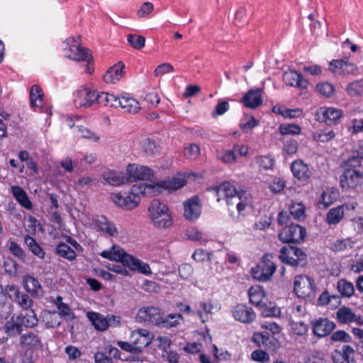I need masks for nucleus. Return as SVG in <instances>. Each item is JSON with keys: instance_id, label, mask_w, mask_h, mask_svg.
I'll return each instance as SVG.
<instances>
[{"instance_id": "nucleus-1", "label": "nucleus", "mask_w": 363, "mask_h": 363, "mask_svg": "<svg viewBox=\"0 0 363 363\" xmlns=\"http://www.w3.org/2000/svg\"><path fill=\"white\" fill-rule=\"evenodd\" d=\"M159 191L158 186H147V183H141L133 185L127 196L121 192L113 193L111 196L113 202L118 207L125 210H131L135 208L140 203V195L152 196L155 189Z\"/></svg>"}, {"instance_id": "nucleus-2", "label": "nucleus", "mask_w": 363, "mask_h": 363, "mask_svg": "<svg viewBox=\"0 0 363 363\" xmlns=\"http://www.w3.org/2000/svg\"><path fill=\"white\" fill-rule=\"evenodd\" d=\"M217 201H226L228 206L235 205L236 209L241 213L247 206L251 204L250 194L243 190H238L233 183L223 182L216 189Z\"/></svg>"}, {"instance_id": "nucleus-3", "label": "nucleus", "mask_w": 363, "mask_h": 363, "mask_svg": "<svg viewBox=\"0 0 363 363\" xmlns=\"http://www.w3.org/2000/svg\"><path fill=\"white\" fill-rule=\"evenodd\" d=\"M100 255L111 261L120 262L124 265H127L131 270H138L146 275L151 274V269L148 264L127 254L118 245H113L109 250L102 251Z\"/></svg>"}, {"instance_id": "nucleus-4", "label": "nucleus", "mask_w": 363, "mask_h": 363, "mask_svg": "<svg viewBox=\"0 0 363 363\" xmlns=\"http://www.w3.org/2000/svg\"><path fill=\"white\" fill-rule=\"evenodd\" d=\"M322 121H319V142H328L335 137L331 127L323 128L325 125L335 124L342 116V111L333 107H323Z\"/></svg>"}, {"instance_id": "nucleus-5", "label": "nucleus", "mask_w": 363, "mask_h": 363, "mask_svg": "<svg viewBox=\"0 0 363 363\" xmlns=\"http://www.w3.org/2000/svg\"><path fill=\"white\" fill-rule=\"evenodd\" d=\"M148 214L155 225L168 228L172 224V219L165 203L159 199H153L148 207Z\"/></svg>"}, {"instance_id": "nucleus-6", "label": "nucleus", "mask_w": 363, "mask_h": 363, "mask_svg": "<svg viewBox=\"0 0 363 363\" xmlns=\"http://www.w3.org/2000/svg\"><path fill=\"white\" fill-rule=\"evenodd\" d=\"M64 52L67 58L74 61H87L90 62L93 59L90 51L80 46L74 37L69 38L65 40Z\"/></svg>"}, {"instance_id": "nucleus-7", "label": "nucleus", "mask_w": 363, "mask_h": 363, "mask_svg": "<svg viewBox=\"0 0 363 363\" xmlns=\"http://www.w3.org/2000/svg\"><path fill=\"white\" fill-rule=\"evenodd\" d=\"M20 343L28 350L25 352V357L20 363H32L33 350H38L43 347L41 338L38 331H30L20 337Z\"/></svg>"}, {"instance_id": "nucleus-8", "label": "nucleus", "mask_w": 363, "mask_h": 363, "mask_svg": "<svg viewBox=\"0 0 363 363\" xmlns=\"http://www.w3.org/2000/svg\"><path fill=\"white\" fill-rule=\"evenodd\" d=\"M282 262L292 267H303L306 264V255L299 248L294 246H284L279 252Z\"/></svg>"}, {"instance_id": "nucleus-9", "label": "nucleus", "mask_w": 363, "mask_h": 363, "mask_svg": "<svg viewBox=\"0 0 363 363\" xmlns=\"http://www.w3.org/2000/svg\"><path fill=\"white\" fill-rule=\"evenodd\" d=\"M294 290L299 298L309 301L315 299V283L308 276L296 277L294 281Z\"/></svg>"}, {"instance_id": "nucleus-10", "label": "nucleus", "mask_w": 363, "mask_h": 363, "mask_svg": "<svg viewBox=\"0 0 363 363\" xmlns=\"http://www.w3.org/2000/svg\"><path fill=\"white\" fill-rule=\"evenodd\" d=\"M276 269L275 264L272 261L270 257L266 255L257 267L252 268L251 274L253 278L257 281H267L271 279Z\"/></svg>"}, {"instance_id": "nucleus-11", "label": "nucleus", "mask_w": 363, "mask_h": 363, "mask_svg": "<svg viewBox=\"0 0 363 363\" xmlns=\"http://www.w3.org/2000/svg\"><path fill=\"white\" fill-rule=\"evenodd\" d=\"M306 235V230L303 227L291 223L280 230L279 238L283 242H301L303 241Z\"/></svg>"}, {"instance_id": "nucleus-12", "label": "nucleus", "mask_w": 363, "mask_h": 363, "mask_svg": "<svg viewBox=\"0 0 363 363\" xmlns=\"http://www.w3.org/2000/svg\"><path fill=\"white\" fill-rule=\"evenodd\" d=\"M96 91L82 87L74 94L73 102L76 108H88L96 104Z\"/></svg>"}, {"instance_id": "nucleus-13", "label": "nucleus", "mask_w": 363, "mask_h": 363, "mask_svg": "<svg viewBox=\"0 0 363 363\" xmlns=\"http://www.w3.org/2000/svg\"><path fill=\"white\" fill-rule=\"evenodd\" d=\"M137 320L140 323H148L155 325H161L162 315L160 310L156 307H143L139 309Z\"/></svg>"}, {"instance_id": "nucleus-14", "label": "nucleus", "mask_w": 363, "mask_h": 363, "mask_svg": "<svg viewBox=\"0 0 363 363\" xmlns=\"http://www.w3.org/2000/svg\"><path fill=\"white\" fill-rule=\"evenodd\" d=\"M130 340L135 346L136 352L140 353L145 347L151 344L153 335L149 330L140 328L132 331Z\"/></svg>"}, {"instance_id": "nucleus-15", "label": "nucleus", "mask_w": 363, "mask_h": 363, "mask_svg": "<svg viewBox=\"0 0 363 363\" xmlns=\"http://www.w3.org/2000/svg\"><path fill=\"white\" fill-rule=\"evenodd\" d=\"M340 182L342 188L354 189L363 183V172L358 169L346 168Z\"/></svg>"}, {"instance_id": "nucleus-16", "label": "nucleus", "mask_w": 363, "mask_h": 363, "mask_svg": "<svg viewBox=\"0 0 363 363\" xmlns=\"http://www.w3.org/2000/svg\"><path fill=\"white\" fill-rule=\"evenodd\" d=\"M126 172L130 182L135 180H150L153 177V172L150 168L136 164H128Z\"/></svg>"}, {"instance_id": "nucleus-17", "label": "nucleus", "mask_w": 363, "mask_h": 363, "mask_svg": "<svg viewBox=\"0 0 363 363\" xmlns=\"http://www.w3.org/2000/svg\"><path fill=\"white\" fill-rule=\"evenodd\" d=\"M201 213V206L198 197L194 196L184 203V216L189 220H197Z\"/></svg>"}, {"instance_id": "nucleus-18", "label": "nucleus", "mask_w": 363, "mask_h": 363, "mask_svg": "<svg viewBox=\"0 0 363 363\" xmlns=\"http://www.w3.org/2000/svg\"><path fill=\"white\" fill-rule=\"evenodd\" d=\"M186 184V180L184 177L182 175H179L177 177H173L169 180H165L161 182L160 184H147V186H158L160 189L159 191H156L157 189H155L154 193H152V196H155L162 192V189H167L169 191H176L181 187L184 186Z\"/></svg>"}, {"instance_id": "nucleus-19", "label": "nucleus", "mask_w": 363, "mask_h": 363, "mask_svg": "<svg viewBox=\"0 0 363 363\" xmlns=\"http://www.w3.org/2000/svg\"><path fill=\"white\" fill-rule=\"evenodd\" d=\"M232 313L236 320L243 323H250L256 318L253 309L243 304L235 306L232 311Z\"/></svg>"}, {"instance_id": "nucleus-20", "label": "nucleus", "mask_w": 363, "mask_h": 363, "mask_svg": "<svg viewBox=\"0 0 363 363\" xmlns=\"http://www.w3.org/2000/svg\"><path fill=\"white\" fill-rule=\"evenodd\" d=\"M334 363H350L354 360V350L349 345H344L341 350H335L332 353Z\"/></svg>"}, {"instance_id": "nucleus-21", "label": "nucleus", "mask_w": 363, "mask_h": 363, "mask_svg": "<svg viewBox=\"0 0 363 363\" xmlns=\"http://www.w3.org/2000/svg\"><path fill=\"white\" fill-rule=\"evenodd\" d=\"M283 81L286 85L298 88H306L308 85V81L294 70L285 72L283 74Z\"/></svg>"}, {"instance_id": "nucleus-22", "label": "nucleus", "mask_w": 363, "mask_h": 363, "mask_svg": "<svg viewBox=\"0 0 363 363\" xmlns=\"http://www.w3.org/2000/svg\"><path fill=\"white\" fill-rule=\"evenodd\" d=\"M102 178L110 185L116 186L130 182V179L123 172L115 171L104 172Z\"/></svg>"}, {"instance_id": "nucleus-23", "label": "nucleus", "mask_w": 363, "mask_h": 363, "mask_svg": "<svg viewBox=\"0 0 363 363\" xmlns=\"http://www.w3.org/2000/svg\"><path fill=\"white\" fill-rule=\"evenodd\" d=\"M94 222L99 230L104 232L111 237L118 236V231L117 228L115 224L108 220L106 217L104 216H97Z\"/></svg>"}, {"instance_id": "nucleus-24", "label": "nucleus", "mask_w": 363, "mask_h": 363, "mask_svg": "<svg viewBox=\"0 0 363 363\" xmlns=\"http://www.w3.org/2000/svg\"><path fill=\"white\" fill-rule=\"evenodd\" d=\"M242 101L246 107L255 108L262 103V89H252L247 92L242 99Z\"/></svg>"}, {"instance_id": "nucleus-25", "label": "nucleus", "mask_w": 363, "mask_h": 363, "mask_svg": "<svg viewBox=\"0 0 363 363\" xmlns=\"http://www.w3.org/2000/svg\"><path fill=\"white\" fill-rule=\"evenodd\" d=\"M124 64L119 62L111 67L104 75V80L106 83L116 84L120 81L123 74Z\"/></svg>"}, {"instance_id": "nucleus-26", "label": "nucleus", "mask_w": 363, "mask_h": 363, "mask_svg": "<svg viewBox=\"0 0 363 363\" xmlns=\"http://www.w3.org/2000/svg\"><path fill=\"white\" fill-rule=\"evenodd\" d=\"M291 169L294 177L300 181H306L311 175L307 164L301 160L294 161L291 163Z\"/></svg>"}, {"instance_id": "nucleus-27", "label": "nucleus", "mask_w": 363, "mask_h": 363, "mask_svg": "<svg viewBox=\"0 0 363 363\" xmlns=\"http://www.w3.org/2000/svg\"><path fill=\"white\" fill-rule=\"evenodd\" d=\"M23 324L22 320L16 315H13L9 320H8L4 328L5 333L11 336L14 337L21 333L23 330Z\"/></svg>"}, {"instance_id": "nucleus-28", "label": "nucleus", "mask_w": 363, "mask_h": 363, "mask_svg": "<svg viewBox=\"0 0 363 363\" xmlns=\"http://www.w3.org/2000/svg\"><path fill=\"white\" fill-rule=\"evenodd\" d=\"M125 111L130 113H136L141 108L138 101L129 94H124L121 96L120 106Z\"/></svg>"}, {"instance_id": "nucleus-29", "label": "nucleus", "mask_w": 363, "mask_h": 363, "mask_svg": "<svg viewBox=\"0 0 363 363\" xmlns=\"http://www.w3.org/2000/svg\"><path fill=\"white\" fill-rule=\"evenodd\" d=\"M248 296L250 303L257 307L265 306V296L264 291L259 286H252L248 291Z\"/></svg>"}, {"instance_id": "nucleus-30", "label": "nucleus", "mask_w": 363, "mask_h": 363, "mask_svg": "<svg viewBox=\"0 0 363 363\" xmlns=\"http://www.w3.org/2000/svg\"><path fill=\"white\" fill-rule=\"evenodd\" d=\"M86 317L91 323L96 330L104 331L108 329V322L106 317L97 312H88Z\"/></svg>"}, {"instance_id": "nucleus-31", "label": "nucleus", "mask_w": 363, "mask_h": 363, "mask_svg": "<svg viewBox=\"0 0 363 363\" xmlns=\"http://www.w3.org/2000/svg\"><path fill=\"white\" fill-rule=\"evenodd\" d=\"M24 288L33 296H38L42 292V287L38 279L30 275L23 278Z\"/></svg>"}, {"instance_id": "nucleus-32", "label": "nucleus", "mask_w": 363, "mask_h": 363, "mask_svg": "<svg viewBox=\"0 0 363 363\" xmlns=\"http://www.w3.org/2000/svg\"><path fill=\"white\" fill-rule=\"evenodd\" d=\"M43 92L38 85H33L30 91V102L32 108H39L43 106Z\"/></svg>"}, {"instance_id": "nucleus-33", "label": "nucleus", "mask_w": 363, "mask_h": 363, "mask_svg": "<svg viewBox=\"0 0 363 363\" xmlns=\"http://www.w3.org/2000/svg\"><path fill=\"white\" fill-rule=\"evenodd\" d=\"M26 328H33L37 325L38 319L33 308L22 311L20 315H17Z\"/></svg>"}, {"instance_id": "nucleus-34", "label": "nucleus", "mask_w": 363, "mask_h": 363, "mask_svg": "<svg viewBox=\"0 0 363 363\" xmlns=\"http://www.w3.org/2000/svg\"><path fill=\"white\" fill-rule=\"evenodd\" d=\"M12 194L18 202L25 208L30 209L32 203L29 200L26 191L20 186H15L12 187Z\"/></svg>"}, {"instance_id": "nucleus-35", "label": "nucleus", "mask_w": 363, "mask_h": 363, "mask_svg": "<svg viewBox=\"0 0 363 363\" xmlns=\"http://www.w3.org/2000/svg\"><path fill=\"white\" fill-rule=\"evenodd\" d=\"M342 207L337 206L329 210L326 216V222L329 225H337L344 218Z\"/></svg>"}, {"instance_id": "nucleus-36", "label": "nucleus", "mask_w": 363, "mask_h": 363, "mask_svg": "<svg viewBox=\"0 0 363 363\" xmlns=\"http://www.w3.org/2000/svg\"><path fill=\"white\" fill-rule=\"evenodd\" d=\"M336 317L340 323L347 324L354 321L355 314L349 307L342 306L336 312Z\"/></svg>"}, {"instance_id": "nucleus-37", "label": "nucleus", "mask_w": 363, "mask_h": 363, "mask_svg": "<svg viewBox=\"0 0 363 363\" xmlns=\"http://www.w3.org/2000/svg\"><path fill=\"white\" fill-rule=\"evenodd\" d=\"M337 291L344 297L350 298L354 293V287L352 282L346 279H340L337 284Z\"/></svg>"}, {"instance_id": "nucleus-38", "label": "nucleus", "mask_w": 363, "mask_h": 363, "mask_svg": "<svg viewBox=\"0 0 363 363\" xmlns=\"http://www.w3.org/2000/svg\"><path fill=\"white\" fill-rule=\"evenodd\" d=\"M55 251L59 256L66 258L70 261H72L76 258V253L74 250L65 243H60L56 247Z\"/></svg>"}, {"instance_id": "nucleus-39", "label": "nucleus", "mask_w": 363, "mask_h": 363, "mask_svg": "<svg viewBox=\"0 0 363 363\" xmlns=\"http://www.w3.org/2000/svg\"><path fill=\"white\" fill-rule=\"evenodd\" d=\"M15 295L17 298V303L22 308V311L31 309L33 306L32 298L26 294H21L18 290L15 289Z\"/></svg>"}, {"instance_id": "nucleus-40", "label": "nucleus", "mask_w": 363, "mask_h": 363, "mask_svg": "<svg viewBox=\"0 0 363 363\" xmlns=\"http://www.w3.org/2000/svg\"><path fill=\"white\" fill-rule=\"evenodd\" d=\"M185 236L191 241H198L201 245H205L208 240L204 238L203 233L197 228H191L188 229L185 233Z\"/></svg>"}, {"instance_id": "nucleus-41", "label": "nucleus", "mask_w": 363, "mask_h": 363, "mask_svg": "<svg viewBox=\"0 0 363 363\" xmlns=\"http://www.w3.org/2000/svg\"><path fill=\"white\" fill-rule=\"evenodd\" d=\"M43 320L47 328H55L61 324L60 318L56 311H48L46 313Z\"/></svg>"}, {"instance_id": "nucleus-42", "label": "nucleus", "mask_w": 363, "mask_h": 363, "mask_svg": "<svg viewBox=\"0 0 363 363\" xmlns=\"http://www.w3.org/2000/svg\"><path fill=\"white\" fill-rule=\"evenodd\" d=\"M334 322L326 318H319V337H325L335 329Z\"/></svg>"}, {"instance_id": "nucleus-43", "label": "nucleus", "mask_w": 363, "mask_h": 363, "mask_svg": "<svg viewBox=\"0 0 363 363\" xmlns=\"http://www.w3.org/2000/svg\"><path fill=\"white\" fill-rule=\"evenodd\" d=\"M183 317L179 313H171L167 315L165 318L162 317L161 325L164 328H172L178 325Z\"/></svg>"}, {"instance_id": "nucleus-44", "label": "nucleus", "mask_w": 363, "mask_h": 363, "mask_svg": "<svg viewBox=\"0 0 363 363\" xmlns=\"http://www.w3.org/2000/svg\"><path fill=\"white\" fill-rule=\"evenodd\" d=\"M331 301H335L334 303H332V308H336L340 303V299L338 296L333 295L330 296L327 291H323L319 296V306L320 305H328Z\"/></svg>"}, {"instance_id": "nucleus-45", "label": "nucleus", "mask_w": 363, "mask_h": 363, "mask_svg": "<svg viewBox=\"0 0 363 363\" xmlns=\"http://www.w3.org/2000/svg\"><path fill=\"white\" fill-rule=\"evenodd\" d=\"M290 215L295 219L300 220L304 218L305 208L302 203L293 202L289 206Z\"/></svg>"}, {"instance_id": "nucleus-46", "label": "nucleus", "mask_w": 363, "mask_h": 363, "mask_svg": "<svg viewBox=\"0 0 363 363\" xmlns=\"http://www.w3.org/2000/svg\"><path fill=\"white\" fill-rule=\"evenodd\" d=\"M128 43L135 49L140 50L145 46V38L143 35L129 34L127 36Z\"/></svg>"}, {"instance_id": "nucleus-47", "label": "nucleus", "mask_w": 363, "mask_h": 363, "mask_svg": "<svg viewBox=\"0 0 363 363\" xmlns=\"http://www.w3.org/2000/svg\"><path fill=\"white\" fill-rule=\"evenodd\" d=\"M57 308L59 311L57 315H59L60 318H62L66 320H70L74 319V313L72 312V309L68 306V304L65 303H59V306Z\"/></svg>"}, {"instance_id": "nucleus-48", "label": "nucleus", "mask_w": 363, "mask_h": 363, "mask_svg": "<svg viewBox=\"0 0 363 363\" xmlns=\"http://www.w3.org/2000/svg\"><path fill=\"white\" fill-rule=\"evenodd\" d=\"M279 130L282 135H298L301 133L300 126L293 123L281 124Z\"/></svg>"}, {"instance_id": "nucleus-49", "label": "nucleus", "mask_w": 363, "mask_h": 363, "mask_svg": "<svg viewBox=\"0 0 363 363\" xmlns=\"http://www.w3.org/2000/svg\"><path fill=\"white\" fill-rule=\"evenodd\" d=\"M141 147L147 155H154L158 152L155 142L150 138L143 140L141 143Z\"/></svg>"}, {"instance_id": "nucleus-50", "label": "nucleus", "mask_w": 363, "mask_h": 363, "mask_svg": "<svg viewBox=\"0 0 363 363\" xmlns=\"http://www.w3.org/2000/svg\"><path fill=\"white\" fill-rule=\"evenodd\" d=\"M199 307H200V308L202 309V311L201 309L197 310V311L196 312V314H197L199 315L201 322L203 323H204L207 321L208 318H205V316L203 315V313H205L206 314L211 313L212 310L213 308V306L211 303V302H201L199 303Z\"/></svg>"}, {"instance_id": "nucleus-51", "label": "nucleus", "mask_w": 363, "mask_h": 363, "mask_svg": "<svg viewBox=\"0 0 363 363\" xmlns=\"http://www.w3.org/2000/svg\"><path fill=\"white\" fill-rule=\"evenodd\" d=\"M284 143L283 150L288 155H294L298 150V143L294 139H288L284 138L282 140Z\"/></svg>"}, {"instance_id": "nucleus-52", "label": "nucleus", "mask_w": 363, "mask_h": 363, "mask_svg": "<svg viewBox=\"0 0 363 363\" xmlns=\"http://www.w3.org/2000/svg\"><path fill=\"white\" fill-rule=\"evenodd\" d=\"M347 91L352 96L361 95L363 93V80L355 81L348 84Z\"/></svg>"}, {"instance_id": "nucleus-53", "label": "nucleus", "mask_w": 363, "mask_h": 363, "mask_svg": "<svg viewBox=\"0 0 363 363\" xmlns=\"http://www.w3.org/2000/svg\"><path fill=\"white\" fill-rule=\"evenodd\" d=\"M257 162L259 167L264 170L272 169L274 166V160L270 156H260L257 157Z\"/></svg>"}, {"instance_id": "nucleus-54", "label": "nucleus", "mask_w": 363, "mask_h": 363, "mask_svg": "<svg viewBox=\"0 0 363 363\" xmlns=\"http://www.w3.org/2000/svg\"><path fill=\"white\" fill-rule=\"evenodd\" d=\"M337 193L334 191L328 190L323 191L321 194V203L325 208L332 204L337 199Z\"/></svg>"}, {"instance_id": "nucleus-55", "label": "nucleus", "mask_w": 363, "mask_h": 363, "mask_svg": "<svg viewBox=\"0 0 363 363\" xmlns=\"http://www.w3.org/2000/svg\"><path fill=\"white\" fill-rule=\"evenodd\" d=\"M200 154V148L196 144H191L184 150V157L189 160H195Z\"/></svg>"}, {"instance_id": "nucleus-56", "label": "nucleus", "mask_w": 363, "mask_h": 363, "mask_svg": "<svg viewBox=\"0 0 363 363\" xmlns=\"http://www.w3.org/2000/svg\"><path fill=\"white\" fill-rule=\"evenodd\" d=\"M319 93L325 98H330L335 94V87L329 82L321 83L319 84Z\"/></svg>"}, {"instance_id": "nucleus-57", "label": "nucleus", "mask_w": 363, "mask_h": 363, "mask_svg": "<svg viewBox=\"0 0 363 363\" xmlns=\"http://www.w3.org/2000/svg\"><path fill=\"white\" fill-rule=\"evenodd\" d=\"M154 5L150 2L143 3L137 12V16L140 18L147 17L153 11Z\"/></svg>"}, {"instance_id": "nucleus-58", "label": "nucleus", "mask_w": 363, "mask_h": 363, "mask_svg": "<svg viewBox=\"0 0 363 363\" xmlns=\"http://www.w3.org/2000/svg\"><path fill=\"white\" fill-rule=\"evenodd\" d=\"M331 340L335 342H350L352 337L344 330H337L331 335Z\"/></svg>"}, {"instance_id": "nucleus-59", "label": "nucleus", "mask_w": 363, "mask_h": 363, "mask_svg": "<svg viewBox=\"0 0 363 363\" xmlns=\"http://www.w3.org/2000/svg\"><path fill=\"white\" fill-rule=\"evenodd\" d=\"M9 250L16 257L24 260L26 257V254L23 251V250L15 242L10 241L9 242Z\"/></svg>"}, {"instance_id": "nucleus-60", "label": "nucleus", "mask_w": 363, "mask_h": 363, "mask_svg": "<svg viewBox=\"0 0 363 363\" xmlns=\"http://www.w3.org/2000/svg\"><path fill=\"white\" fill-rule=\"evenodd\" d=\"M178 272L182 279H188L192 275L194 269L191 265L185 263L179 267Z\"/></svg>"}, {"instance_id": "nucleus-61", "label": "nucleus", "mask_w": 363, "mask_h": 363, "mask_svg": "<svg viewBox=\"0 0 363 363\" xmlns=\"http://www.w3.org/2000/svg\"><path fill=\"white\" fill-rule=\"evenodd\" d=\"M78 131L79 134L82 138L90 139L92 141H98L99 139V137L96 135V133L91 131L90 130L87 129L84 126H78Z\"/></svg>"}, {"instance_id": "nucleus-62", "label": "nucleus", "mask_w": 363, "mask_h": 363, "mask_svg": "<svg viewBox=\"0 0 363 363\" xmlns=\"http://www.w3.org/2000/svg\"><path fill=\"white\" fill-rule=\"evenodd\" d=\"M285 186V182L281 178H274L269 184V189L274 194L281 192Z\"/></svg>"}, {"instance_id": "nucleus-63", "label": "nucleus", "mask_w": 363, "mask_h": 363, "mask_svg": "<svg viewBox=\"0 0 363 363\" xmlns=\"http://www.w3.org/2000/svg\"><path fill=\"white\" fill-rule=\"evenodd\" d=\"M291 327L293 332L300 336L306 334L308 330V326L302 321L292 322Z\"/></svg>"}, {"instance_id": "nucleus-64", "label": "nucleus", "mask_w": 363, "mask_h": 363, "mask_svg": "<svg viewBox=\"0 0 363 363\" xmlns=\"http://www.w3.org/2000/svg\"><path fill=\"white\" fill-rule=\"evenodd\" d=\"M211 253L206 252L203 249H196L193 253L191 257L196 262H204L208 260Z\"/></svg>"}]
</instances>
